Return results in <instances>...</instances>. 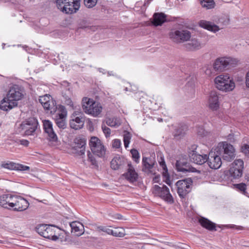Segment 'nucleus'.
Listing matches in <instances>:
<instances>
[{
  "label": "nucleus",
  "instance_id": "nucleus-1",
  "mask_svg": "<svg viewBox=\"0 0 249 249\" xmlns=\"http://www.w3.org/2000/svg\"><path fill=\"white\" fill-rule=\"evenodd\" d=\"M23 92L24 89L21 86L15 84L11 86L6 96L0 102V109L8 111L17 107L18 101L24 96Z\"/></svg>",
  "mask_w": 249,
  "mask_h": 249
},
{
  "label": "nucleus",
  "instance_id": "nucleus-2",
  "mask_svg": "<svg viewBox=\"0 0 249 249\" xmlns=\"http://www.w3.org/2000/svg\"><path fill=\"white\" fill-rule=\"evenodd\" d=\"M214 83L218 89L225 92L232 91L235 88L233 79L229 74L217 76L214 79Z\"/></svg>",
  "mask_w": 249,
  "mask_h": 249
},
{
  "label": "nucleus",
  "instance_id": "nucleus-3",
  "mask_svg": "<svg viewBox=\"0 0 249 249\" xmlns=\"http://www.w3.org/2000/svg\"><path fill=\"white\" fill-rule=\"evenodd\" d=\"M215 149L224 161H231L235 158V149L233 146L226 142L219 143Z\"/></svg>",
  "mask_w": 249,
  "mask_h": 249
},
{
  "label": "nucleus",
  "instance_id": "nucleus-4",
  "mask_svg": "<svg viewBox=\"0 0 249 249\" xmlns=\"http://www.w3.org/2000/svg\"><path fill=\"white\" fill-rule=\"evenodd\" d=\"M38 125V122L36 118H29L23 121L20 124L19 132L24 136H34Z\"/></svg>",
  "mask_w": 249,
  "mask_h": 249
},
{
  "label": "nucleus",
  "instance_id": "nucleus-5",
  "mask_svg": "<svg viewBox=\"0 0 249 249\" xmlns=\"http://www.w3.org/2000/svg\"><path fill=\"white\" fill-rule=\"evenodd\" d=\"M192 183L193 180L190 178L179 180L176 183L177 192L180 198H184L191 191V186L192 185Z\"/></svg>",
  "mask_w": 249,
  "mask_h": 249
},
{
  "label": "nucleus",
  "instance_id": "nucleus-6",
  "mask_svg": "<svg viewBox=\"0 0 249 249\" xmlns=\"http://www.w3.org/2000/svg\"><path fill=\"white\" fill-rule=\"evenodd\" d=\"M153 193L171 204L174 202V198L170 193L169 188L165 185H163L162 187L155 185L153 187Z\"/></svg>",
  "mask_w": 249,
  "mask_h": 249
},
{
  "label": "nucleus",
  "instance_id": "nucleus-7",
  "mask_svg": "<svg viewBox=\"0 0 249 249\" xmlns=\"http://www.w3.org/2000/svg\"><path fill=\"white\" fill-rule=\"evenodd\" d=\"M236 59L231 57H221L217 58L213 64V69L215 71H221L228 69L229 66H232L237 63Z\"/></svg>",
  "mask_w": 249,
  "mask_h": 249
},
{
  "label": "nucleus",
  "instance_id": "nucleus-8",
  "mask_svg": "<svg viewBox=\"0 0 249 249\" xmlns=\"http://www.w3.org/2000/svg\"><path fill=\"white\" fill-rule=\"evenodd\" d=\"M90 149L92 153L99 157H103L106 154V149L100 140L96 137H92L89 142Z\"/></svg>",
  "mask_w": 249,
  "mask_h": 249
},
{
  "label": "nucleus",
  "instance_id": "nucleus-9",
  "mask_svg": "<svg viewBox=\"0 0 249 249\" xmlns=\"http://www.w3.org/2000/svg\"><path fill=\"white\" fill-rule=\"evenodd\" d=\"M175 167L178 172L184 173L197 171L195 168L191 166L186 156H181L177 160L175 163Z\"/></svg>",
  "mask_w": 249,
  "mask_h": 249
},
{
  "label": "nucleus",
  "instance_id": "nucleus-10",
  "mask_svg": "<svg viewBox=\"0 0 249 249\" xmlns=\"http://www.w3.org/2000/svg\"><path fill=\"white\" fill-rule=\"evenodd\" d=\"M207 163L209 166L213 169H217L222 164L221 157L215 149L213 148L209 152L207 157Z\"/></svg>",
  "mask_w": 249,
  "mask_h": 249
},
{
  "label": "nucleus",
  "instance_id": "nucleus-11",
  "mask_svg": "<svg viewBox=\"0 0 249 249\" xmlns=\"http://www.w3.org/2000/svg\"><path fill=\"white\" fill-rule=\"evenodd\" d=\"M169 37L173 41L177 43H181L190 39L191 33L188 30H175L169 33Z\"/></svg>",
  "mask_w": 249,
  "mask_h": 249
},
{
  "label": "nucleus",
  "instance_id": "nucleus-12",
  "mask_svg": "<svg viewBox=\"0 0 249 249\" xmlns=\"http://www.w3.org/2000/svg\"><path fill=\"white\" fill-rule=\"evenodd\" d=\"M19 196L3 194L0 196V206L4 208L12 210Z\"/></svg>",
  "mask_w": 249,
  "mask_h": 249
},
{
  "label": "nucleus",
  "instance_id": "nucleus-13",
  "mask_svg": "<svg viewBox=\"0 0 249 249\" xmlns=\"http://www.w3.org/2000/svg\"><path fill=\"white\" fill-rule=\"evenodd\" d=\"M156 164L154 158L143 157L142 159V171L148 174H153L152 169Z\"/></svg>",
  "mask_w": 249,
  "mask_h": 249
},
{
  "label": "nucleus",
  "instance_id": "nucleus-14",
  "mask_svg": "<svg viewBox=\"0 0 249 249\" xmlns=\"http://www.w3.org/2000/svg\"><path fill=\"white\" fill-rule=\"evenodd\" d=\"M77 114L76 112L72 114V118L70 121V126L71 128L75 130H78L82 128L84 124L85 118L83 117V114H81L79 116L76 117Z\"/></svg>",
  "mask_w": 249,
  "mask_h": 249
},
{
  "label": "nucleus",
  "instance_id": "nucleus-15",
  "mask_svg": "<svg viewBox=\"0 0 249 249\" xmlns=\"http://www.w3.org/2000/svg\"><path fill=\"white\" fill-rule=\"evenodd\" d=\"M127 166L126 172L123 176L130 183H133L136 182L138 178V174L136 172L131 163H128Z\"/></svg>",
  "mask_w": 249,
  "mask_h": 249
},
{
  "label": "nucleus",
  "instance_id": "nucleus-16",
  "mask_svg": "<svg viewBox=\"0 0 249 249\" xmlns=\"http://www.w3.org/2000/svg\"><path fill=\"white\" fill-rule=\"evenodd\" d=\"M75 146L73 149L77 151L79 155H83L85 154L86 140L80 137H77L74 139Z\"/></svg>",
  "mask_w": 249,
  "mask_h": 249
},
{
  "label": "nucleus",
  "instance_id": "nucleus-17",
  "mask_svg": "<svg viewBox=\"0 0 249 249\" xmlns=\"http://www.w3.org/2000/svg\"><path fill=\"white\" fill-rule=\"evenodd\" d=\"M29 206V203L28 201L26 199L19 196L12 210L16 212H22L27 209Z\"/></svg>",
  "mask_w": 249,
  "mask_h": 249
},
{
  "label": "nucleus",
  "instance_id": "nucleus-18",
  "mask_svg": "<svg viewBox=\"0 0 249 249\" xmlns=\"http://www.w3.org/2000/svg\"><path fill=\"white\" fill-rule=\"evenodd\" d=\"M209 107L213 110H216L219 107V98L217 93L215 91H212L210 93L209 96Z\"/></svg>",
  "mask_w": 249,
  "mask_h": 249
},
{
  "label": "nucleus",
  "instance_id": "nucleus-19",
  "mask_svg": "<svg viewBox=\"0 0 249 249\" xmlns=\"http://www.w3.org/2000/svg\"><path fill=\"white\" fill-rule=\"evenodd\" d=\"M168 21L167 19V16L164 13H155L153 16L152 24L154 26H161L164 23Z\"/></svg>",
  "mask_w": 249,
  "mask_h": 249
},
{
  "label": "nucleus",
  "instance_id": "nucleus-20",
  "mask_svg": "<svg viewBox=\"0 0 249 249\" xmlns=\"http://www.w3.org/2000/svg\"><path fill=\"white\" fill-rule=\"evenodd\" d=\"M1 167L9 170L18 171L29 170L30 167L23 164L16 163L13 162H4L1 164Z\"/></svg>",
  "mask_w": 249,
  "mask_h": 249
},
{
  "label": "nucleus",
  "instance_id": "nucleus-21",
  "mask_svg": "<svg viewBox=\"0 0 249 249\" xmlns=\"http://www.w3.org/2000/svg\"><path fill=\"white\" fill-rule=\"evenodd\" d=\"M72 93L71 91L70 90V88L66 89L65 91H62V102L63 104L69 106L70 109H74L73 102L71 99Z\"/></svg>",
  "mask_w": 249,
  "mask_h": 249
},
{
  "label": "nucleus",
  "instance_id": "nucleus-22",
  "mask_svg": "<svg viewBox=\"0 0 249 249\" xmlns=\"http://www.w3.org/2000/svg\"><path fill=\"white\" fill-rule=\"evenodd\" d=\"M198 25L200 27L214 33L220 30L219 27L213 23L212 22L205 20H200L198 22Z\"/></svg>",
  "mask_w": 249,
  "mask_h": 249
},
{
  "label": "nucleus",
  "instance_id": "nucleus-23",
  "mask_svg": "<svg viewBox=\"0 0 249 249\" xmlns=\"http://www.w3.org/2000/svg\"><path fill=\"white\" fill-rule=\"evenodd\" d=\"M61 5L60 6H57L59 9L63 12L67 14H71L73 13H75L78 11L79 9H75L76 6H75V4L72 3H66V4H62L60 3Z\"/></svg>",
  "mask_w": 249,
  "mask_h": 249
},
{
  "label": "nucleus",
  "instance_id": "nucleus-24",
  "mask_svg": "<svg viewBox=\"0 0 249 249\" xmlns=\"http://www.w3.org/2000/svg\"><path fill=\"white\" fill-rule=\"evenodd\" d=\"M193 153L191 156H190L191 159H192L194 162L197 164L201 165L206 162L207 160L208 156L207 154H204V155H202L200 154H197L196 151H193Z\"/></svg>",
  "mask_w": 249,
  "mask_h": 249
},
{
  "label": "nucleus",
  "instance_id": "nucleus-25",
  "mask_svg": "<svg viewBox=\"0 0 249 249\" xmlns=\"http://www.w3.org/2000/svg\"><path fill=\"white\" fill-rule=\"evenodd\" d=\"M55 227V226L52 225H47V229H46L45 231L44 232L43 237L53 241H56L58 239V237L55 235L54 231Z\"/></svg>",
  "mask_w": 249,
  "mask_h": 249
},
{
  "label": "nucleus",
  "instance_id": "nucleus-26",
  "mask_svg": "<svg viewBox=\"0 0 249 249\" xmlns=\"http://www.w3.org/2000/svg\"><path fill=\"white\" fill-rule=\"evenodd\" d=\"M70 226L71 228V232L74 233L76 236H79L84 233L83 231L84 227L80 223L73 221L70 223Z\"/></svg>",
  "mask_w": 249,
  "mask_h": 249
},
{
  "label": "nucleus",
  "instance_id": "nucleus-27",
  "mask_svg": "<svg viewBox=\"0 0 249 249\" xmlns=\"http://www.w3.org/2000/svg\"><path fill=\"white\" fill-rule=\"evenodd\" d=\"M199 223L201 226L211 231H216V224L208 219L205 217H201L199 219Z\"/></svg>",
  "mask_w": 249,
  "mask_h": 249
},
{
  "label": "nucleus",
  "instance_id": "nucleus-28",
  "mask_svg": "<svg viewBox=\"0 0 249 249\" xmlns=\"http://www.w3.org/2000/svg\"><path fill=\"white\" fill-rule=\"evenodd\" d=\"M124 163V159L120 156H115L110 162V167L114 170H117Z\"/></svg>",
  "mask_w": 249,
  "mask_h": 249
},
{
  "label": "nucleus",
  "instance_id": "nucleus-29",
  "mask_svg": "<svg viewBox=\"0 0 249 249\" xmlns=\"http://www.w3.org/2000/svg\"><path fill=\"white\" fill-rule=\"evenodd\" d=\"M184 46L188 51H195L201 48V44L196 39H192L190 42L185 44Z\"/></svg>",
  "mask_w": 249,
  "mask_h": 249
},
{
  "label": "nucleus",
  "instance_id": "nucleus-30",
  "mask_svg": "<svg viewBox=\"0 0 249 249\" xmlns=\"http://www.w3.org/2000/svg\"><path fill=\"white\" fill-rule=\"evenodd\" d=\"M95 101L88 97H84L82 99V108L86 113H88L92 106H94Z\"/></svg>",
  "mask_w": 249,
  "mask_h": 249
},
{
  "label": "nucleus",
  "instance_id": "nucleus-31",
  "mask_svg": "<svg viewBox=\"0 0 249 249\" xmlns=\"http://www.w3.org/2000/svg\"><path fill=\"white\" fill-rule=\"evenodd\" d=\"M42 106L45 110L48 112L50 111L51 114H54L57 109L56 102L55 100H53V99L47 102V103L43 105Z\"/></svg>",
  "mask_w": 249,
  "mask_h": 249
},
{
  "label": "nucleus",
  "instance_id": "nucleus-32",
  "mask_svg": "<svg viewBox=\"0 0 249 249\" xmlns=\"http://www.w3.org/2000/svg\"><path fill=\"white\" fill-rule=\"evenodd\" d=\"M46 133L48 134V140L50 142V145L54 146L59 145L58 137L53 130Z\"/></svg>",
  "mask_w": 249,
  "mask_h": 249
},
{
  "label": "nucleus",
  "instance_id": "nucleus-33",
  "mask_svg": "<svg viewBox=\"0 0 249 249\" xmlns=\"http://www.w3.org/2000/svg\"><path fill=\"white\" fill-rule=\"evenodd\" d=\"M102 107L100 104L96 103L95 101L94 106H92L90 110L87 114L91 115L93 117H98L101 113Z\"/></svg>",
  "mask_w": 249,
  "mask_h": 249
},
{
  "label": "nucleus",
  "instance_id": "nucleus-34",
  "mask_svg": "<svg viewBox=\"0 0 249 249\" xmlns=\"http://www.w3.org/2000/svg\"><path fill=\"white\" fill-rule=\"evenodd\" d=\"M55 122L60 128L65 129L66 127V117L63 114H57L55 119Z\"/></svg>",
  "mask_w": 249,
  "mask_h": 249
},
{
  "label": "nucleus",
  "instance_id": "nucleus-35",
  "mask_svg": "<svg viewBox=\"0 0 249 249\" xmlns=\"http://www.w3.org/2000/svg\"><path fill=\"white\" fill-rule=\"evenodd\" d=\"M187 129L186 125L180 124L175 130L174 136L175 138H181L183 136Z\"/></svg>",
  "mask_w": 249,
  "mask_h": 249
},
{
  "label": "nucleus",
  "instance_id": "nucleus-36",
  "mask_svg": "<svg viewBox=\"0 0 249 249\" xmlns=\"http://www.w3.org/2000/svg\"><path fill=\"white\" fill-rule=\"evenodd\" d=\"M56 3L57 6H60V3H61L62 4H75V6H76L75 9H79L80 6V0H56Z\"/></svg>",
  "mask_w": 249,
  "mask_h": 249
},
{
  "label": "nucleus",
  "instance_id": "nucleus-37",
  "mask_svg": "<svg viewBox=\"0 0 249 249\" xmlns=\"http://www.w3.org/2000/svg\"><path fill=\"white\" fill-rule=\"evenodd\" d=\"M200 3L202 7L205 8L206 9L213 8L215 5L213 0H200Z\"/></svg>",
  "mask_w": 249,
  "mask_h": 249
},
{
  "label": "nucleus",
  "instance_id": "nucleus-38",
  "mask_svg": "<svg viewBox=\"0 0 249 249\" xmlns=\"http://www.w3.org/2000/svg\"><path fill=\"white\" fill-rule=\"evenodd\" d=\"M230 173L234 178H240L243 174V171L241 169H237L236 167H231L229 170Z\"/></svg>",
  "mask_w": 249,
  "mask_h": 249
},
{
  "label": "nucleus",
  "instance_id": "nucleus-39",
  "mask_svg": "<svg viewBox=\"0 0 249 249\" xmlns=\"http://www.w3.org/2000/svg\"><path fill=\"white\" fill-rule=\"evenodd\" d=\"M158 161L160 166L163 169V176L165 177H166V176H169L168 169L166 165L163 156H160Z\"/></svg>",
  "mask_w": 249,
  "mask_h": 249
},
{
  "label": "nucleus",
  "instance_id": "nucleus-40",
  "mask_svg": "<svg viewBox=\"0 0 249 249\" xmlns=\"http://www.w3.org/2000/svg\"><path fill=\"white\" fill-rule=\"evenodd\" d=\"M43 129L45 133L51 132L53 129V124L49 120H45L43 121Z\"/></svg>",
  "mask_w": 249,
  "mask_h": 249
},
{
  "label": "nucleus",
  "instance_id": "nucleus-41",
  "mask_svg": "<svg viewBox=\"0 0 249 249\" xmlns=\"http://www.w3.org/2000/svg\"><path fill=\"white\" fill-rule=\"evenodd\" d=\"M124 145L125 148L128 147V145L130 143V141L132 137L131 134L128 131H125L124 134Z\"/></svg>",
  "mask_w": 249,
  "mask_h": 249
},
{
  "label": "nucleus",
  "instance_id": "nucleus-42",
  "mask_svg": "<svg viewBox=\"0 0 249 249\" xmlns=\"http://www.w3.org/2000/svg\"><path fill=\"white\" fill-rule=\"evenodd\" d=\"M231 167H236L237 169H241L243 171L244 168V161L241 159L236 160L232 164Z\"/></svg>",
  "mask_w": 249,
  "mask_h": 249
},
{
  "label": "nucleus",
  "instance_id": "nucleus-43",
  "mask_svg": "<svg viewBox=\"0 0 249 249\" xmlns=\"http://www.w3.org/2000/svg\"><path fill=\"white\" fill-rule=\"evenodd\" d=\"M47 225H39L37 226L35 228V231H36L39 235L43 237L44 232L45 231L46 229H47Z\"/></svg>",
  "mask_w": 249,
  "mask_h": 249
},
{
  "label": "nucleus",
  "instance_id": "nucleus-44",
  "mask_svg": "<svg viewBox=\"0 0 249 249\" xmlns=\"http://www.w3.org/2000/svg\"><path fill=\"white\" fill-rule=\"evenodd\" d=\"M130 153L132 155V157L134 160L136 162H139V159L140 158V154L138 151L135 149H132L130 151Z\"/></svg>",
  "mask_w": 249,
  "mask_h": 249
},
{
  "label": "nucleus",
  "instance_id": "nucleus-45",
  "mask_svg": "<svg viewBox=\"0 0 249 249\" xmlns=\"http://www.w3.org/2000/svg\"><path fill=\"white\" fill-rule=\"evenodd\" d=\"M88 160L90 162L91 165H93L95 168L97 169L98 168V163L95 160V158L90 153L89 151L88 152Z\"/></svg>",
  "mask_w": 249,
  "mask_h": 249
},
{
  "label": "nucleus",
  "instance_id": "nucleus-46",
  "mask_svg": "<svg viewBox=\"0 0 249 249\" xmlns=\"http://www.w3.org/2000/svg\"><path fill=\"white\" fill-rule=\"evenodd\" d=\"M98 0H84L85 6L88 8L94 7L97 4Z\"/></svg>",
  "mask_w": 249,
  "mask_h": 249
},
{
  "label": "nucleus",
  "instance_id": "nucleus-47",
  "mask_svg": "<svg viewBox=\"0 0 249 249\" xmlns=\"http://www.w3.org/2000/svg\"><path fill=\"white\" fill-rule=\"evenodd\" d=\"M109 235H111L115 237H123L124 236V233L122 231H119L118 228H115V230H111V232Z\"/></svg>",
  "mask_w": 249,
  "mask_h": 249
},
{
  "label": "nucleus",
  "instance_id": "nucleus-48",
  "mask_svg": "<svg viewBox=\"0 0 249 249\" xmlns=\"http://www.w3.org/2000/svg\"><path fill=\"white\" fill-rule=\"evenodd\" d=\"M53 98L50 95L46 94L44 96H40L39 98V102L42 106L45 104L47 102L50 101Z\"/></svg>",
  "mask_w": 249,
  "mask_h": 249
},
{
  "label": "nucleus",
  "instance_id": "nucleus-49",
  "mask_svg": "<svg viewBox=\"0 0 249 249\" xmlns=\"http://www.w3.org/2000/svg\"><path fill=\"white\" fill-rule=\"evenodd\" d=\"M111 229L108 226H99L96 227V231L100 232L103 231L108 234H110L111 232Z\"/></svg>",
  "mask_w": 249,
  "mask_h": 249
},
{
  "label": "nucleus",
  "instance_id": "nucleus-50",
  "mask_svg": "<svg viewBox=\"0 0 249 249\" xmlns=\"http://www.w3.org/2000/svg\"><path fill=\"white\" fill-rule=\"evenodd\" d=\"M236 188L238 189L239 191H240L243 194L245 195L247 193L246 189H247V185L244 183H240L238 184H236L234 185Z\"/></svg>",
  "mask_w": 249,
  "mask_h": 249
},
{
  "label": "nucleus",
  "instance_id": "nucleus-51",
  "mask_svg": "<svg viewBox=\"0 0 249 249\" xmlns=\"http://www.w3.org/2000/svg\"><path fill=\"white\" fill-rule=\"evenodd\" d=\"M241 151L246 156L249 158V145L247 144H243L241 147Z\"/></svg>",
  "mask_w": 249,
  "mask_h": 249
},
{
  "label": "nucleus",
  "instance_id": "nucleus-52",
  "mask_svg": "<svg viewBox=\"0 0 249 249\" xmlns=\"http://www.w3.org/2000/svg\"><path fill=\"white\" fill-rule=\"evenodd\" d=\"M102 129L107 138L109 137L110 135V129L105 125H102Z\"/></svg>",
  "mask_w": 249,
  "mask_h": 249
},
{
  "label": "nucleus",
  "instance_id": "nucleus-53",
  "mask_svg": "<svg viewBox=\"0 0 249 249\" xmlns=\"http://www.w3.org/2000/svg\"><path fill=\"white\" fill-rule=\"evenodd\" d=\"M197 133L198 135L203 137L206 136L207 132L202 126H199L197 129Z\"/></svg>",
  "mask_w": 249,
  "mask_h": 249
},
{
  "label": "nucleus",
  "instance_id": "nucleus-54",
  "mask_svg": "<svg viewBox=\"0 0 249 249\" xmlns=\"http://www.w3.org/2000/svg\"><path fill=\"white\" fill-rule=\"evenodd\" d=\"M121 142L119 139H115L112 142V147L115 148H119L121 147Z\"/></svg>",
  "mask_w": 249,
  "mask_h": 249
},
{
  "label": "nucleus",
  "instance_id": "nucleus-55",
  "mask_svg": "<svg viewBox=\"0 0 249 249\" xmlns=\"http://www.w3.org/2000/svg\"><path fill=\"white\" fill-rule=\"evenodd\" d=\"M106 124L107 125L111 127H115L116 126L118 125L117 123L116 122V121H114L113 120L110 118H109L107 120Z\"/></svg>",
  "mask_w": 249,
  "mask_h": 249
},
{
  "label": "nucleus",
  "instance_id": "nucleus-56",
  "mask_svg": "<svg viewBox=\"0 0 249 249\" xmlns=\"http://www.w3.org/2000/svg\"><path fill=\"white\" fill-rule=\"evenodd\" d=\"M59 110L60 112V113H59L57 114H63L64 115V117H66L67 110L65 107L64 106L60 105L59 107Z\"/></svg>",
  "mask_w": 249,
  "mask_h": 249
},
{
  "label": "nucleus",
  "instance_id": "nucleus-57",
  "mask_svg": "<svg viewBox=\"0 0 249 249\" xmlns=\"http://www.w3.org/2000/svg\"><path fill=\"white\" fill-rule=\"evenodd\" d=\"M19 142L20 144L26 147L28 146L29 144V142L28 140L24 139L19 140Z\"/></svg>",
  "mask_w": 249,
  "mask_h": 249
},
{
  "label": "nucleus",
  "instance_id": "nucleus-58",
  "mask_svg": "<svg viewBox=\"0 0 249 249\" xmlns=\"http://www.w3.org/2000/svg\"><path fill=\"white\" fill-rule=\"evenodd\" d=\"M61 84L62 87L66 88V89H67L68 88H69L70 83L66 81H64L62 82Z\"/></svg>",
  "mask_w": 249,
  "mask_h": 249
},
{
  "label": "nucleus",
  "instance_id": "nucleus-59",
  "mask_svg": "<svg viewBox=\"0 0 249 249\" xmlns=\"http://www.w3.org/2000/svg\"><path fill=\"white\" fill-rule=\"evenodd\" d=\"M219 22H222L224 25H227L229 23V20L224 19L223 18H220L219 19Z\"/></svg>",
  "mask_w": 249,
  "mask_h": 249
},
{
  "label": "nucleus",
  "instance_id": "nucleus-60",
  "mask_svg": "<svg viewBox=\"0 0 249 249\" xmlns=\"http://www.w3.org/2000/svg\"><path fill=\"white\" fill-rule=\"evenodd\" d=\"M246 83L247 86L249 88V71L247 72L246 76Z\"/></svg>",
  "mask_w": 249,
  "mask_h": 249
},
{
  "label": "nucleus",
  "instance_id": "nucleus-61",
  "mask_svg": "<svg viewBox=\"0 0 249 249\" xmlns=\"http://www.w3.org/2000/svg\"><path fill=\"white\" fill-rule=\"evenodd\" d=\"M79 28H81V29H86V28L89 29V28H91V27H89V26H80Z\"/></svg>",
  "mask_w": 249,
  "mask_h": 249
},
{
  "label": "nucleus",
  "instance_id": "nucleus-62",
  "mask_svg": "<svg viewBox=\"0 0 249 249\" xmlns=\"http://www.w3.org/2000/svg\"><path fill=\"white\" fill-rule=\"evenodd\" d=\"M157 178L156 177H155V178H154V180L155 182H156V181H157Z\"/></svg>",
  "mask_w": 249,
  "mask_h": 249
},
{
  "label": "nucleus",
  "instance_id": "nucleus-63",
  "mask_svg": "<svg viewBox=\"0 0 249 249\" xmlns=\"http://www.w3.org/2000/svg\"><path fill=\"white\" fill-rule=\"evenodd\" d=\"M157 178L156 177H155V178H154V180L155 182H156V181H157Z\"/></svg>",
  "mask_w": 249,
  "mask_h": 249
},
{
  "label": "nucleus",
  "instance_id": "nucleus-64",
  "mask_svg": "<svg viewBox=\"0 0 249 249\" xmlns=\"http://www.w3.org/2000/svg\"><path fill=\"white\" fill-rule=\"evenodd\" d=\"M167 184H168L169 185H170V184L169 183L167 182Z\"/></svg>",
  "mask_w": 249,
  "mask_h": 249
}]
</instances>
